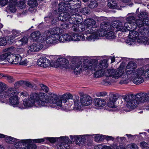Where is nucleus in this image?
<instances>
[{"mask_svg": "<svg viewBox=\"0 0 149 149\" xmlns=\"http://www.w3.org/2000/svg\"><path fill=\"white\" fill-rule=\"evenodd\" d=\"M137 64L134 62L130 61L126 66L125 72L127 78H133V82L136 84L142 83L145 78H149V68L145 70L143 68L137 69Z\"/></svg>", "mask_w": 149, "mask_h": 149, "instance_id": "1", "label": "nucleus"}, {"mask_svg": "<svg viewBox=\"0 0 149 149\" xmlns=\"http://www.w3.org/2000/svg\"><path fill=\"white\" fill-rule=\"evenodd\" d=\"M6 85L2 82H0V100L10 97L9 101L12 105L18 104L19 101L17 96L18 92L13 88H9L6 90Z\"/></svg>", "mask_w": 149, "mask_h": 149, "instance_id": "2", "label": "nucleus"}, {"mask_svg": "<svg viewBox=\"0 0 149 149\" xmlns=\"http://www.w3.org/2000/svg\"><path fill=\"white\" fill-rule=\"evenodd\" d=\"M40 96V93H32L28 98L24 100L23 104L26 107H31L34 105L42 107Z\"/></svg>", "mask_w": 149, "mask_h": 149, "instance_id": "3", "label": "nucleus"}, {"mask_svg": "<svg viewBox=\"0 0 149 149\" xmlns=\"http://www.w3.org/2000/svg\"><path fill=\"white\" fill-rule=\"evenodd\" d=\"M40 97L41 101L42 106H44L48 103L54 104L56 102L58 95L53 93H49L48 95L43 93H40Z\"/></svg>", "mask_w": 149, "mask_h": 149, "instance_id": "4", "label": "nucleus"}, {"mask_svg": "<svg viewBox=\"0 0 149 149\" xmlns=\"http://www.w3.org/2000/svg\"><path fill=\"white\" fill-rule=\"evenodd\" d=\"M135 23L138 27V31L141 35H145L149 32V19H137L135 21Z\"/></svg>", "mask_w": 149, "mask_h": 149, "instance_id": "5", "label": "nucleus"}, {"mask_svg": "<svg viewBox=\"0 0 149 149\" xmlns=\"http://www.w3.org/2000/svg\"><path fill=\"white\" fill-rule=\"evenodd\" d=\"M124 100L125 102L126 107L129 109L132 110L135 109L138 105L134 95L133 94L125 96Z\"/></svg>", "mask_w": 149, "mask_h": 149, "instance_id": "6", "label": "nucleus"}, {"mask_svg": "<svg viewBox=\"0 0 149 149\" xmlns=\"http://www.w3.org/2000/svg\"><path fill=\"white\" fill-rule=\"evenodd\" d=\"M124 70L122 67H119L116 70H109L106 71L105 75L107 77H111L116 79L120 77L123 74Z\"/></svg>", "mask_w": 149, "mask_h": 149, "instance_id": "7", "label": "nucleus"}, {"mask_svg": "<svg viewBox=\"0 0 149 149\" xmlns=\"http://www.w3.org/2000/svg\"><path fill=\"white\" fill-rule=\"evenodd\" d=\"M80 102L79 101V106L78 109H81L83 106H87L90 104L92 102L91 97L86 94H81L80 95Z\"/></svg>", "mask_w": 149, "mask_h": 149, "instance_id": "8", "label": "nucleus"}, {"mask_svg": "<svg viewBox=\"0 0 149 149\" xmlns=\"http://www.w3.org/2000/svg\"><path fill=\"white\" fill-rule=\"evenodd\" d=\"M71 66L68 64V61L65 58H58L54 63V67H60L62 69L69 68Z\"/></svg>", "mask_w": 149, "mask_h": 149, "instance_id": "9", "label": "nucleus"}, {"mask_svg": "<svg viewBox=\"0 0 149 149\" xmlns=\"http://www.w3.org/2000/svg\"><path fill=\"white\" fill-rule=\"evenodd\" d=\"M44 40L45 41L47 44H52L56 42L58 39V37L53 36L50 34L49 31H45L43 35Z\"/></svg>", "mask_w": 149, "mask_h": 149, "instance_id": "10", "label": "nucleus"}, {"mask_svg": "<svg viewBox=\"0 0 149 149\" xmlns=\"http://www.w3.org/2000/svg\"><path fill=\"white\" fill-rule=\"evenodd\" d=\"M59 140L61 141V143L59 145L58 148V149H68L69 148V144L72 143L68 140V138L66 136H64L59 138Z\"/></svg>", "mask_w": 149, "mask_h": 149, "instance_id": "11", "label": "nucleus"}, {"mask_svg": "<svg viewBox=\"0 0 149 149\" xmlns=\"http://www.w3.org/2000/svg\"><path fill=\"white\" fill-rule=\"evenodd\" d=\"M84 24L86 26V31L88 33L90 32L91 30L95 29L94 27L96 24L95 21L93 19L88 18L84 21Z\"/></svg>", "mask_w": 149, "mask_h": 149, "instance_id": "12", "label": "nucleus"}, {"mask_svg": "<svg viewBox=\"0 0 149 149\" xmlns=\"http://www.w3.org/2000/svg\"><path fill=\"white\" fill-rule=\"evenodd\" d=\"M148 93H139L136 94L134 95V97L136 99L137 102H143L145 101L148 100L149 99Z\"/></svg>", "mask_w": 149, "mask_h": 149, "instance_id": "13", "label": "nucleus"}, {"mask_svg": "<svg viewBox=\"0 0 149 149\" xmlns=\"http://www.w3.org/2000/svg\"><path fill=\"white\" fill-rule=\"evenodd\" d=\"M72 97L71 98H69L68 100L67 104L68 105L69 107L71 106L73 103L75 107L78 109L79 106V97L75 94L72 95Z\"/></svg>", "mask_w": 149, "mask_h": 149, "instance_id": "14", "label": "nucleus"}, {"mask_svg": "<svg viewBox=\"0 0 149 149\" xmlns=\"http://www.w3.org/2000/svg\"><path fill=\"white\" fill-rule=\"evenodd\" d=\"M37 63L39 66L44 68L49 67L51 64L50 61L44 57H42L39 58Z\"/></svg>", "mask_w": 149, "mask_h": 149, "instance_id": "15", "label": "nucleus"}, {"mask_svg": "<svg viewBox=\"0 0 149 149\" xmlns=\"http://www.w3.org/2000/svg\"><path fill=\"white\" fill-rule=\"evenodd\" d=\"M31 142V139H29L22 140L16 142L15 146L17 149H25V145Z\"/></svg>", "mask_w": 149, "mask_h": 149, "instance_id": "16", "label": "nucleus"}, {"mask_svg": "<svg viewBox=\"0 0 149 149\" xmlns=\"http://www.w3.org/2000/svg\"><path fill=\"white\" fill-rule=\"evenodd\" d=\"M84 70L87 72L91 71L93 72L98 69V66H97L95 63H90L85 64L83 66Z\"/></svg>", "mask_w": 149, "mask_h": 149, "instance_id": "17", "label": "nucleus"}, {"mask_svg": "<svg viewBox=\"0 0 149 149\" xmlns=\"http://www.w3.org/2000/svg\"><path fill=\"white\" fill-rule=\"evenodd\" d=\"M109 99L107 104L108 107L114 108L115 107V104L117 100L118 97L116 94L111 93L109 95Z\"/></svg>", "mask_w": 149, "mask_h": 149, "instance_id": "18", "label": "nucleus"}, {"mask_svg": "<svg viewBox=\"0 0 149 149\" xmlns=\"http://www.w3.org/2000/svg\"><path fill=\"white\" fill-rule=\"evenodd\" d=\"M19 54H15L8 53L7 61L11 63L15 64H17V62L19 60L18 58Z\"/></svg>", "mask_w": 149, "mask_h": 149, "instance_id": "19", "label": "nucleus"}, {"mask_svg": "<svg viewBox=\"0 0 149 149\" xmlns=\"http://www.w3.org/2000/svg\"><path fill=\"white\" fill-rule=\"evenodd\" d=\"M70 137L72 139V141L74 140L77 145L79 146L83 144L86 140L85 137L81 136H71Z\"/></svg>", "mask_w": 149, "mask_h": 149, "instance_id": "20", "label": "nucleus"}, {"mask_svg": "<svg viewBox=\"0 0 149 149\" xmlns=\"http://www.w3.org/2000/svg\"><path fill=\"white\" fill-rule=\"evenodd\" d=\"M81 63H79L77 64L72 63L71 66L72 69L73 70L75 74H80L82 71V67Z\"/></svg>", "mask_w": 149, "mask_h": 149, "instance_id": "21", "label": "nucleus"}, {"mask_svg": "<svg viewBox=\"0 0 149 149\" xmlns=\"http://www.w3.org/2000/svg\"><path fill=\"white\" fill-rule=\"evenodd\" d=\"M71 3H66L64 2H60L58 6L59 10L62 11L68 10V9H71Z\"/></svg>", "mask_w": 149, "mask_h": 149, "instance_id": "22", "label": "nucleus"}, {"mask_svg": "<svg viewBox=\"0 0 149 149\" xmlns=\"http://www.w3.org/2000/svg\"><path fill=\"white\" fill-rule=\"evenodd\" d=\"M16 0H10L9 1L8 6L6 8V10L11 12H15L16 10Z\"/></svg>", "mask_w": 149, "mask_h": 149, "instance_id": "23", "label": "nucleus"}, {"mask_svg": "<svg viewBox=\"0 0 149 149\" xmlns=\"http://www.w3.org/2000/svg\"><path fill=\"white\" fill-rule=\"evenodd\" d=\"M89 33H86L87 36V39L88 41H90L91 40H94L98 38V33L97 32L95 29H93Z\"/></svg>", "mask_w": 149, "mask_h": 149, "instance_id": "24", "label": "nucleus"}, {"mask_svg": "<svg viewBox=\"0 0 149 149\" xmlns=\"http://www.w3.org/2000/svg\"><path fill=\"white\" fill-rule=\"evenodd\" d=\"M71 33L63 34L59 37L58 40L61 42L71 41Z\"/></svg>", "mask_w": 149, "mask_h": 149, "instance_id": "25", "label": "nucleus"}, {"mask_svg": "<svg viewBox=\"0 0 149 149\" xmlns=\"http://www.w3.org/2000/svg\"><path fill=\"white\" fill-rule=\"evenodd\" d=\"M70 15L67 13H62L60 14L58 17L55 18L53 21L55 20L57 21L58 20H60L61 21H66L69 18Z\"/></svg>", "mask_w": 149, "mask_h": 149, "instance_id": "26", "label": "nucleus"}, {"mask_svg": "<svg viewBox=\"0 0 149 149\" xmlns=\"http://www.w3.org/2000/svg\"><path fill=\"white\" fill-rule=\"evenodd\" d=\"M49 31L50 34L53 36H57V37H58L59 34L63 33V30L61 28L56 27L51 29L50 31Z\"/></svg>", "mask_w": 149, "mask_h": 149, "instance_id": "27", "label": "nucleus"}, {"mask_svg": "<svg viewBox=\"0 0 149 149\" xmlns=\"http://www.w3.org/2000/svg\"><path fill=\"white\" fill-rule=\"evenodd\" d=\"M43 47L42 45L39 43H33L29 46V49L32 52H36L38 51Z\"/></svg>", "mask_w": 149, "mask_h": 149, "instance_id": "28", "label": "nucleus"}, {"mask_svg": "<svg viewBox=\"0 0 149 149\" xmlns=\"http://www.w3.org/2000/svg\"><path fill=\"white\" fill-rule=\"evenodd\" d=\"M41 33L39 31L33 32L30 35L31 40L35 41H37L41 37Z\"/></svg>", "mask_w": 149, "mask_h": 149, "instance_id": "29", "label": "nucleus"}, {"mask_svg": "<svg viewBox=\"0 0 149 149\" xmlns=\"http://www.w3.org/2000/svg\"><path fill=\"white\" fill-rule=\"evenodd\" d=\"M94 104L98 107H103L105 104V102L104 99L100 98H95L94 99Z\"/></svg>", "mask_w": 149, "mask_h": 149, "instance_id": "30", "label": "nucleus"}, {"mask_svg": "<svg viewBox=\"0 0 149 149\" xmlns=\"http://www.w3.org/2000/svg\"><path fill=\"white\" fill-rule=\"evenodd\" d=\"M80 15L77 14H73L71 16H69L68 19V21L69 23L72 24H75L78 22V18Z\"/></svg>", "mask_w": 149, "mask_h": 149, "instance_id": "31", "label": "nucleus"}, {"mask_svg": "<svg viewBox=\"0 0 149 149\" xmlns=\"http://www.w3.org/2000/svg\"><path fill=\"white\" fill-rule=\"evenodd\" d=\"M72 97V94L70 93H65L63 94V95H58V98H60L62 101L66 103L67 102L69 98H71Z\"/></svg>", "mask_w": 149, "mask_h": 149, "instance_id": "32", "label": "nucleus"}, {"mask_svg": "<svg viewBox=\"0 0 149 149\" xmlns=\"http://www.w3.org/2000/svg\"><path fill=\"white\" fill-rule=\"evenodd\" d=\"M98 66V69L96 70L94 74V77H95L98 78L101 77L103 75L105 72V70L104 69L99 68V66Z\"/></svg>", "mask_w": 149, "mask_h": 149, "instance_id": "33", "label": "nucleus"}, {"mask_svg": "<svg viewBox=\"0 0 149 149\" xmlns=\"http://www.w3.org/2000/svg\"><path fill=\"white\" fill-rule=\"evenodd\" d=\"M19 61H18L17 64L23 65H27L29 63V59L24 58L22 57V56L19 55L18 56Z\"/></svg>", "mask_w": 149, "mask_h": 149, "instance_id": "34", "label": "nucleus"}, {"mask_svg": "<svg viewBox=\"0 0 149 149\" xmlns=\"http://www.w3.org/2000/svg\"><path fill=\"white\" fill-rule=\"evenodd\" d=\"M141 34L139 31H137L134 29L130 31L129 34V37L130 38L135 39L138 36Z\"/></svg>", "mask_w": 149, "mask_h": 149, "instance_id": "35", "label": "nucleus"}, {"mask_svg": "<svg viewBox=\"0 0 149 149\" xmlns=\"http://www.w3.org/2000/svg\"><path fill=\"white\" fill-rule=\"evenodd\" d=\"M100 28L105 30L107 31L110 30H113L111 26L109 23L103 22L100 25Z\"/></svg>", "mask_w": 149, "mask_h": 149, "instance_id": "36", "label": "nucleus"}, {"mask_svg": "<svg viewBox=\"0 0 149 149\" xmlns=\"http://www.w3.org/2000/svg\"><path fill=\"white\" fill-rule=\"evenodd\" d=\"M28 39L27 37L24 36L20 40L16 41V45L19 46L25 44L27 42Z\"/></svg>", "mask_w": 149, "mask_h": 149, "instance_id": "37", "label": "nucleus"}, {"mask_svg": "<svg viewBox=\"0 0 149 149\" xmlns=\"http://www.w3.org/2000/svg\"><path fill=\"white\" fill-rule=\"evenodd\" d=\"M95 63L97 65L99 66V68H107L108 66L107 61L106 59L103 60L102 61H101L98 65V63L97 62Z\"/></svg>", "mask_w": 149, "mask_h": 149, "instance_id": "38", "label": "nucleus"}, {"mask_svg": "<svg viewBox=\"0 0 149 149\" xmlns=\"http://www.w3.org/2000/svg\"><path fill=\"white\" fill-rule=\"evenodd\" d=\"M148 38L146 37L142 36L140 38L137 39V42L139 43H143L144 44H146L148 42Z\"/></svg>", "mask_w": 149, "mask_h": 149, "instance_id": "39", "label": "nucleus"}, {"mask_svg": "<svg viewBox=\"0 0 149 149\" xmlns=\"http://www.w3.org/2000/svg\"><path fill=\"white\" fill-rule=\"evenodd\" d=\"M106 38L109 39H114L116 38V36L114 33L112 31H111L107 33Z\"/></svg>", "mask_w": 149, "mask_h": 149, "instance_id": "40", "label": "nucleus"}, {"mask_svg": "<svg viewBox=\"0 0 149 149\" xmlns=\"http://www.w3.org/2000/svg\"><path fill=\"white\" fill-rule=\"evenodd\" d=\"M121 24V22L118 20H117L113 21L111 25L113 29L116 28V30L117 27H118Z\"/></svg>", "mask_w": 149, "mask_h": 149, "instance_id": "41", "label": "nucleus"}, {"mask_svg": "<svg viewBox=\"0 0 149 149\" xmlns=\"http://www.w3.org/2000/svg\"><path fill=\"white\" fill-rule=\"evenodd\" d=\"M25 149H36L37 146L36 145L31 142L29 143H27L25 145Z\"/></svg>", "mask_w": 149, "mask_h": 149, "instance_id": "42", "label": "nucleus"}, {"mask_svg": "<svg viewBox=\"0 0 149 149\" xmlns=\"http://www.w3.org/2000/svg\"><path fill=\"white\" fill-rule=\"evenodd\" d=\"M28 4L29 6L31 8H34L38 5L36 0H30L28 1Z\"/></svg>", "mask_w": 149, "mask_h": 149, "instance_id": "43", "label": "nucleus"}, {"mask_svg": "<svg viewBox=\"0 0 149 149\" xmlns=\"http://www.w3.org/2000/svg\"><path fill=\"white\" fill-rule=\"evenodd\" d=\"M126 67L125 68V69H126ZM125 71H126V69H125ZM125 75H124L123 76H125V79H124L123 78H124V77H123V78H122V79L120 81V84H127L128 82V79L129 80H131L132 79H130L128 78H127V75L126 74V73L125 72Z\"/></svg>", "mask_w": 149, "mask_h": 149, "instance_id": "44", "label": "nucleus"}, {"mask_svg": "<svg viewBox=\"0 0 149 149\" xmlns=\"http://www.w3.org/2000/svg\"><path fill=\"white\" fill-rule=\"evenodd\" d=\"M96 31L98 33V36H105L106 37V35L107 33V31L101 28L100 29L99 31Z\"/></svg>", "mask_w": 149, "mask_h": 149, "instance_id": "45", "label": "nucleus"}, {"mask_svg": "<svg viewBox=\"0 0 149 149\" xmlns=\"http://www.w3.org/2000/svg\"><path fill=\"white\" fill-rule=\"evenodd\" d=\"M5 140L7 142L10 144L13 143L16 141L15 138L9 136H7Z\"/></svg>", "mask_w": 149, "mask_h": 149, "instance_id": "46", "label": "nucleus"}, {"mask_svg": "<svg viewBox=\"0 0 149 149\" xmlns=\"http://www.w3.org/2000/svg\"><path fill=\"white\" fill-rule=\"evenodd\" d=\"M79 37L78 34L74 33H71V41H79Z\"/></svg>", "mask_w": 149, "mask_h": 149, "instance_id": "47", "label": "nucleus"}, {"mask_svg": "<svg viewBox=\"0 0 149 149\" xmlns=\"http://www.w3.org/2000/svg\"><path fill=\"white\" fill-rule=\"evenodd\" d=\"M148 15L146 13L142 12L139 15L138 17L139 18L142 19H148L146 18Z\"/></svg>", "mask_w": 149, "mask_h": 149, "instance_id": "48", "label": "nucleus"}, {"mask_svg": "<svg viewBox=\"0 0 149 149\" xmlns=\"http://www.w3.org/2000/svg\"><path fill=\"white\" fill-rule=\"evenodd\" d=\"M102 136L99 134H96L95 136V140L97 142L102 141L103 140Z\"/></svg>", "mask_w": 149, "mask_h": 149, "instance_id": "49", "label": "nucleus"}, {"mask_svg": "<svg viewBox=\"0 0 149 149\" xmlns=\"http://www.w3.org/2000/svg\"><path fill=\"white\" fill-rule=\"evenodd\" d=\"M88 6L90 8H93L97 6V3L95 1H91Z\"/></svg>", "mask_w": 149, "mask_h": 149, "instance_id": "50", "label": "nucleus"}, {"mask_svg": "<svg viewBox=\"0 0 149 149\" xmlns=\"http://www.w3.org/2000/svg\"><path fill=\"white\" fill-rule=\"evenodd\" d=\"M5 79L7 80L9 83H12L15 81V79L13 77L7 74Z\"/></svg>", "mask_w": 149, "mask_h": 149, "instance_id": "51", "label": "nucleus"}, {"mask_svg": "<svg viewBox=\"0 0 149 149\" xmlns=\"http://www.w3.org/2000/svg\"><path fill=\"white\" fill-rule=\"evenodd\" d=\"M25 0H22V1H19L18 4V6L19 8L20 9H22L23 8L25 7Z\"/></svg>", "mask_w": 149, "mask_h": 149, "instance_id": "52", "label": "nucleus"}, {"mask_svg": "<svg viewBox=\"0 0 149 149\" xmlns=\"http://www.w3.org/2000/svg\"><path fill=\"white\" fill-rule=\"evenodd\" d=\"M127 149H137V146L134 143H132L127 146Z\"/></svg>", "mask_w": 149, "mask_h": 149, "instance_id": "53", "label": "nucleus"}, {"mask_svg": "<svg viewBox=\"0 0 149 149\" xmlns=\"http://www.w3.org/2000/svg\"><path fill=\"white\" fill-rule=\"evenodd\" d=\"M134 24V23H130V22H127L125 23L124 25V27L125 29H127L128 30H129L132 27V25Z\"/></svg>", "mask_w": 149, "mask_h": 149, "instance_id": "54", "label": "nucleus"}, {"mask_svg": "<svg viewBox=\"0 0 149 149\" xmlns=\"http://www.w3.org/2000/svg\"><path fill=\"white\" fill-rule=\"evenodd\" d=\"M99 149H113L110 146L104 145H99L97 146Z\"/></svg>", "mask_w": 149, "mask_h": 149, "instance_id": "55", "label": "nucleus"}, {"mask_svg": "<svg viewBox=\"0 0 149 149\" xmlns=\"http://www.w3.org/2000/svg\"><path fill=\"white\" fill-rule=\"evenodd\" d=\"M116 31H122V32L126 31V30L124 28V26H122V23L120 25H119L118 27H117L116 30Z\"/></svg>", "mask_w": 149, "mask_h": 149, "instance_id": "56", "label": "nucleus"}, {"mask_svg": "<svg viewBox=\"0 0 149 149\" xmlns=\"http://www.w3.org/2000/svg\"><path fill=\"white\" fill-rule=\"evenodd\" d=\"M78 29L80 32L83 31H85L86 34L89 33H90L89 32L88 33L86 31V26L85 24L84 25H81L79 27Z\"/></svg>", "mask_w": 149, "mask_h": 149, "instance_id": "57", "label": "nucleus"}, {"mask_svg": "<svg viewBox=\"0 0 149 149\" xmlns=\"http://www.w3.org/2000/svg\"><path fill=\"white\" fill-rule=\"evenodd\" d=\"M12 34L15 38L21 35L20 32L16 30H13L12 31Z\"/></svg>", "mask_w": 149, "mask_h": 149, "instance_id": "58", "label": "nucleus"}, {"mask_svg": "<svg viewBox=\"0 0 149 149\" xmlns=\"http://www.w3.org/2000/svg\"><path fill=\"white\" fill-rule=\"evenodd\" d=\"M40 86L42 89L46 93H47L49 91V88L47 87L42 84H40Z\"/></svg>", "mask_w": 149, "mask_h": 149, "instance_id": "59", "label": "nucleus"}, {"mask_svg": "<svg viewBox=\"0 0 149 149\" xmlns=\"http://www.w3.org/2000/svg\"><path fill=\"white\" fill-rule=\"evenodd\" d=\"M140 146L143 149H146L149 147L148 144L144 141L141 142L140 143Z\"/></svg>", "mask_w": 149, "mask_h": 149, "instance_id": "60", "label": "nucleus"}, {"mask_svg": "<svg viewBox=\"0 0 149 149\" xmlns=\"http://www.w3.org/2000/svg\"><path fill=\"white\" fill-rule=\"evenodd\" d=\"M55 104L57 106L61 107L62 105V101L60 98H58Z\"/></svg>", "mask_w": 149, "mask_h": 149, "instance_id": "61", "label": "nucleus"}, {"mask_svg": "<svg viewBox=\"0 0 149 149\" xmlns=\"http://www.w3.org/2000/svg\"><path fill=\"white\" fill-rule=\"evenodd\" d=\"M72 6H77L79 5L81 2L79 0H72Z\"/></svg>", "mask_w": 149, "mask_h": 149, "instance_id": "62", "label": "nucleus"}, {"mask_svg": "<svg viewBox=\"0 0 149 149\" xmlns=\"http://www.w3.org/2000/svg\"><path fill=\"white\" fill-rule=\"evenodd\" d=\"M7 41L4 38H0V46L5 45L6 44Z\"/></svg>", "mask_w": 149, "mask_h": 149, "instance_id": "63", "label": "nucleus"}, {"mask_svg": "<svg viewBox=\"0 0 149 149\" xmlns=\"http://www.w3.org/2000/svg\"><path fill=\"white\" fill-rule=\"evenodd\" d=\"M8 3V0H0V6H4L6 5Z\"/></svg>", "mask_w": 149, "mask_h": 149, "instance_id": "64", "label": "nucleus"}]
</instances>
